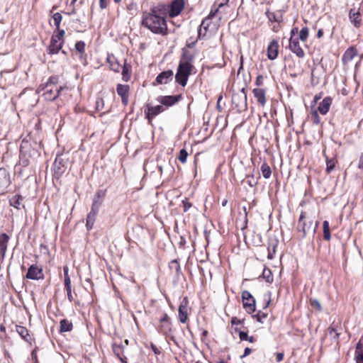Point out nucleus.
Returning a JSON list of instances; mask_svg holds the SVG:
<instances>
[{
	"label": "nucleus",
	"mask_w": 363,
	"mask_h": 363,
	"mask_svg": "<svg viewBox=\"0 0 363 363\" xmlns=\"http://www.w3.org/2000/svg\"><path fill=\"white\" fill-rule=\"evenodd\" d=\"M52 19L54 21V25L56 29H58L60 26V23L62 20V16L60 13H55L52 15Z\"/></svg>",
	"instance_id": "46"
},
{
	"label": "nucleus",
	"mask_w": 363,
	"mask_h": 363,
	"mask_svg": "<svg viewBox=\"0 0 363 363\" xmlns=\"http://www.w3.org/2000/svg\"><path fill=\"white\" fill-rule=\"evenodd\" d=\"M333 99L330 96L325 97L323 101L319 104L317 111L322 115H325L330 109L332 104Z\"/></svg>",
	"instance_id": "21"
},
{
	"label": "nucleus",
	"mask_w": 363,
	"mask_h": 363,
	"mask_svg": "<svg viewBox=\"0 0 363 363\" xmlns=\"http://www.w3.org/2000/svg\"><path fill=\"white\" fill-rule=\"evenodd\" d=\"M182 99V94L169 95V96H160L157 98V101L161 105L167 107H170L176 104Z\"/></svg>",
	"instance_id": "10"
},
{
	"label": "nucleus",
	"mask_w": 363,
	"mask_h": 363,
	"mask_svg": "<svg viewBox=\"0 0 363 363\" xmlns=\"http://www.w3.org/2000/svg\"><path fill=\"white\" fill-rule=\"evenodd\" d=\"M105 196H106V190H101V189L98 190L94 196L92 203H95V201H96V204L97 207L100 208Z\"/></svg>",
	"instance_id": "30"
},
{
	"label": "nucleus",
	"mask_w": 363,
	"mask_h": 363,
	"mask_svg": "<svg viewBox=\"0 0 363 363\" xmlns=\"http://www.w3.org/2000/svg\"><path fill=\"white\" fill-rule=\"evenodd\" d=\"M172 321L171 318L167 313H164L163 315L160 318V323L162 322H169Z\"/></svg>",
	"instance_id": "60"
},
{
	"label": "nucleus",
	"mask_w": 363,
	"mask_h": 363,
	"mask_svg": "<svg viewBox=\"0 0 363 363\" xmlns=\"http://www.w3.org/2000/svg\"><path fill=\"white\" fill-rule=\"evenodd\" d=\"M323 238L325 240H330L331 238V235L330 232V225L329 222L328 220H324L323 223Z\"/></svg>",
	"instance_id": "41"
},
{
	"label": "nucleus",
	"mask_w": 363,
	"mask_h": 363,
	"mask_svg": "<svg viewBox=\"0 0 363 363\" xmlns=\"http://www.w3.org/2000/svg\"><path fill=\"white\" fill-rule=\"evenodd\" d=\"M318 111L315 110L311 112V118L313 123L315 125H318L320 123V118L318 113Z\"/></svg>",
	"instance_id": "51"
},
{
	"label": "nucleus",
	"mask_w": 363,
	"mask_h": 363,
	"mask_svg": "<svg viewBox=\"0 0 363 363\" xmlns=\"http://www.w3.org/2000/svg\"><path fill=\"white\" fill-rule=\"evenodd\" d=\"M39 148L40 143L34 140L30 135L24 138L20 145L19 164L26 167L33 164L40 155Z\"/></svg>",
	"instance_id": "2"
},
{
	"label": "nucleus",
	"mask_w": 363,
	"mask_h": 363,
	"mask_svg": "<svg viewBox=\"0 0 363 363\" xmlns=\"http://www.w3.org/2000/svg\"><path fill=\"white\" fill-rule=\"evenodd\" d=\"M9 240V236L6 233L0 234V260L5 257Z\"/></svg>",
	"instance_id": "23"
},
{
	"label": "nucleus",
	"mask_w": 363,
	"mask_h": 363,
	"mask_svg": "<svg viewBox=\"0 0 363 363\" xmlns=\"http://www.w3.org/2000/svg\"><path fill=\"white\" fill-rule=\"evenodd\" d=\"M63 46V41L60 42L56 39L51 38L49 46L47 48V52L49 55L57 54Z\"/></svg>",
	"instance_id": "18"
},
{
	"label": "nucleus",
	"mask_w": 363,
	"mask_h": 363,
	"mask_svg": "<svg viewBox=\"0 0 363 363\" xmlns=\"http://www.w3.org/2000/svg\"><path fill=\"white\" fill-rule=\"evenodd\" d=\"M259 178V176L257 177H255L253 174H248L246 177L245 182L250 186V187H255L258 184V179Z\"/></svg>",
	"instance_id": "42"
},
{
	"label": "nucleus",
	"mask_w": 363,
	"mask_h": 363,
	"mask_svg": "<svg viewBox=\"0 0 363 363\" xmlns=\"http://www.w3.org/2000/svg\"><path fill=\"white\" fill-rule=\"evenodd\" d=\"M99 208L97 207L96 203L91 204V210L86 216V228L88 231L91 230L96 221V216L99 213Z\"/></svg>",
	"instance_id": "12"
},
{
	"label": "nucleus",
	"mask_w": 363,
	"mask_h": 363,
	"mask_svg": "<svg viewBox=\"0 0 363 363\" xmlns=\"http://www.w3.org/2000/svg\"><path fill=\"white\" fill-rule=\"evenodd\" d=\"M108 61L109 62L110 68L115 72H118L122 67V66L118 63V62L113 57L112 59L110 57L108 58Z\"/></svg>",
	"instance_id": "39"
},
{
	"label": "nucleus",
	"mask_w": 363,
	"mask_h": 363,
	"mask_svg": "<svg viewBox=\"0 0 363 363\" xmlns=\"http://www.w3.org/2000/svg\"><path fill=\"white\" fill-rule=\"evenodd\" d=\"M173 75V71L171 69L163 71L157 76L155 81L159 84H167L172 80Z\"/></svg>",
	"instance_id": "17"
},
{
	"label": "nucleus",
	"mask_w": 363,
	"mask_h": 363,
	"mask_svg": "<svg viewBox=\"0 0 363 363\" xmlns=\"http://www.w3.org/2000/svg\"><path fill=\"white\" fill-rule=\"evenodd\" d=\"M167 7L164 4H158L150 9V12L143 14L142 25L155 34L165 35L167 34V25L163 15L166 13Z\"/></svg>",
	"instance_id": "1"
},
{
	"label": "nucleus",
	"mask_w": 363,
	"mask_h": 363,
	"mask_svg": "<svg viewBox=\"0 0 363 363\" xmlns=\"http://www.w3.org/2000/svg\"><path fill=\"white\" fill-rule=\"evenodd\" d=\"M275 247H276V245H272V250H271V249L269 248V247H268V255H267V258L269 259H272L274 258V255L275 253Z\"/></svg>",
	"instance_id": "54"
},
{
	"label": "nucleus",
	"mask_w": 363,
	"mask_h": 363,
	"mask_svg": "<svg viewBox=\"0 0 363 363\" xmlns=\"http://www.w3.org/2000/svg\"><path fill=\"white\" fill-rule=\"evenodd\" d=\"M360 13L356 11L354 9H351L349 12V19L355 28H359L362 24Z\"/></svg>",
	"instance_id": "22"
},
{
	"label": "nucleus",
	"mask_w": 363,
	"mask_h": 363,
	"mask_svg": "<svg viewBox=\"0 0 363 363\" xmlns=\"http://www.w3.org/2000/svg\"><path fill=\"white\" fill-rule=\"evenodd\" d=\"M323 155L325 157L326 162L325 172H327V174H330L335 169L337 160L335 158H329L328 156L325 155V152L323 153Z\"/></svg>",
	"instance_id": "34"
},
{
	"label": "nucleus",
	"mask_w": 363,
	"mask_h": 363,
	"mask_svg": "<svg viewBox=\"0 0 363 363\" xmlns=\"http://www.w3.org/2000/svg\"><path fill=\"white\" fill-rule=\"evenodd\" d=\"M338 328H340V325L339 323L335 322H333L328 328L330 335H333V339L337 341L338 340L340 335V333L338 331Z\"/></svg>",
	"instance_id": "29"
},
{
	"label": "nucleus",
	"mask_w": 363,
	"mask_h": 363,
	"mask_svg": "<svg viewBox=\"0 0 363 363\" xmlns=\"http://www.w3.org/2000/svg\"><path fill=\"white\" fill-rule=\"evenodd\" d=\"M269 21L271 22H280L281 16H278L277 13H272V15H269Z\"/></svg>",
	"instance_id": "52"
},
{
	"label": "nucleus",
	"mask_w": 363,
	"mask_h": 363,
	"mask_svg": "<svg viewBox=\"0 0 363 363\" xmlns=\"http://www.w3.org/2000/svg\"><path fill=\"white\" fill-rule=\"evenodd\" d=\"M184 0H173L168 6V13L172 18L179 16L184 8Z\"/></svg>",
	"instance_id": "11"
},
{
	"label": "nucleus",
	"mask_w": 363,
	"mask_h": 363,
	"mask_svg": "<svg viewBox=\"0 0 363 363\" xmlns=\"http://www.w3.org/2000/svg\"><path fill=\"white\" fill-rule=\"evenodd\" d=\"M255 84L257 86H260L263 84V77L262 75H258L255 80Z\"/></svg>",
	"instance_id": "59"
},
{
	"label": "nucleus",
	"mask_w": 363,
	"mask_h": 363,
	"mask_svg": "<svg viewBox=\"0 0 363 363\" xmlns=\"http://www.w3.org/2000/svg\"><path fill=\"white\" fill-rule=\"evenodd\" d=\"M289 48L297 57L303 58L305 56V52L300 46L298 38L291 37L289 40Z\"/></svg>",
	"instance_id": "15"
},
{
	"label": "nucleus",
	"mask_w": 363,
	"mask_h": 363,
	"mask_svg": "<svg viewBox=\"0 0 363 363\" xmlns=\"http://www.w3.org/2000/svg\"><path fill=\"white\" fill-rule=\"evenodd\" d=\"M188 157V152L185 149H182L179 152L178 159L182 163H184L186 161Z\"/></svg>",
	"instance_id": "50"
},
{
	"label": "nucleus",
	"mask_w": 363,
	"mask_h": 363,
	"mask_svg": "<svg viewBox=\"0 0 363 363\" xmlns=\"http://www.w3.org/2000/svg\"><path fill=\"white\" fill-rule=\"evenodd\" d=\"M308 37V28L307 27H303L300 30L299 33V39L303 42H305Z\"/></svg>",
	"instance_id": "48"
},
{
	"label": "nucleus",
	"mask_w": 363,
	"mask_h": 363,
	"mask_svg": "<svg viewBox=\"0 0 363 363\" xmlns=\"http://www.w3.org/2000/svg\"><path fill=\"white\" fill-rule=\"evenodd\" d=\"M16 332L25 341L28 342L31 340L28 330L26 327L16 325Z\"/></svg>",
	"instance_id": "32"
},
{
	"label": "nucleus",
	"mask_w": 363,
	"mask_h": 363,
	"mask_svg": "<svg viewBox=\"0 0 363 363\" xmlns=\"http://www.w3.org/2000/svg\"><path fill=\"white\" fill-rule=\"evenodd\" d=\"M279 53V44L278 41L273 40L271 41L267 48V57L269 60H275Z\"/></svg>",
	"instance_id": "19"
},
{
	"label": "nucleus",
	"mask_w": 363,
	"mask_h": 363,
	"mask_svg": "<svg viewBox=\"0 0 363 363\" xmlns=\"http://www.w3.org/2000/svg\"><path fill=\"white\" fill-rule=\"evenodd\" d=\"M284 359V353L283 352H277L276 354V360L277 362H280Z\"/></svg>",
	"instance_id": "62"
},
{
	"label": "nucleus",
	"mask_w": 363,
	"mask_h": 363,
	"mask_svg": "<svg viewBox=\"0 0 363 363\" xmlns=\"http://www.w3.org/2000/svg\"><path fill=\"white\" fill-rule=\"evenodd\" d=\"M306 216L303 212H301L300 215V218L298 223V229L299 231L302 232L303 235L302 237L305 238L307 235V233L309 231V230L311 228V225L313 224V221L310 220L308 223L305 220Z\"/></svg>",
	"instance_id": "13"
},
{
	"label": "nucleus",
	"mask_w": 363,
	"mask_h": 363,
	"mask_svg": "<svg viewBox=\"0 0 363 363\" xmlns=\"http://www.w3.org/2000/svg\"><path fill=\"white\" fill-rule=\"evenodd\" d=\"M197 43V40H194L193 38H190L187 40L186 46L189 48H192L195 46Z\"/></svg>",
	"instance_id": "53"
},
{
	"label": "nucleus",
	"mask_w": 363,
	"mask_h": 363,
	"mask_svg": "<svg viewBox=\"0 0 363 363\" xmlns=\"http://www.w3.org/2000/svg\"><path fill=\"white\" fill-rule=\"evenodd\" d=\"M244 323V319H238L237 317H233L231 318V324L232 325H238L242 324Z\"/></svg>",
	"instance_id": "57"
},
{
	"label": "nucleus",
	"mask_w": 363,
	"mask_h": 363,
	"mask_svg": "<svg viewBox=\"0 0 363 363\" xmlns=\"http://www.w3.org/2000/svg\"><path fill=\"white\" fill-rule=\"evenodd\" d=\"M182 54L179 63L186 64L189 66H194L192 62L195 58L194 53L188 50L186 48H182Z\"/></svg>",
	"instance_id": "20"
},
{
	"label": "nucleus",
	"mask_w": 363,
	"mask_h": 363,
	"mask_svg": "<svg viewBox=\"0 0 363 363\" xmlns=\"http://www.w3.org/2000/svg\"><path fill=\"white\" fill-rule=\"evenodd\" d=\"M23 200V197L22 196L16 194L9 199V204L15 208L19 210L21 208V207H24V206L22 204Z\"/></svg>",
	"instance_id": "27"
},
{
	"label": "nucleus",
	"mask_w": 363,
	"mask_h": 363,
	"mask_svg": "<svg viewBox=\"0 0 363 363\" xmlns=\"http://www.w3.org/2000/svg\"><path fill=\"white\" fill-rule=\"evenodd\" d=\"M189 301L187 297H184L179 306L178 313L179 319L182 323H185L188 319V307Z\"/></svg>",
	"instance_id": "16"
},
{
	"label": "nucleus",
	"mask_w": 363,
	"mask_h": 363,
	"mask_svg": "<svg viewBox=\"0 0 363 363\" xmlns=\"http://www.w3.org/2000/svg\"><path fill=\"white\" fill-rule=\"evenodd\" d=\"M31 357L33 361V363H39L38 359V355H37V348H35L31 352Z\"/></svg>",
	"instance_id": "56"
},
{
	"label": "nucleus",
	"mask_w": 363,
	"mask_h": 363,
	"mask_svg": "<svg viewBox=\"0 0 363 363\" xmlns=\"http://www.w3.org/2000/svg\"><path fill=\"white\" fill-rule=\"evenodd\" d=\"M262 176L264 179H269L272 174V169L266 163L263 162L260 167Z\"/></svg>",
	"instance_id": "38"
},
{
	"label": "nucleus",
	"mask_w": 363,
	"mask_h": 363,
	"mask_svg": "<svg viewBox=\"0 0 363 363\" xmlns=\"http://www.w3.org/2000/svg\"><path fill=\"white\" fill-rule=\"evenodd\" d=\"M122 79L124 82H128L130 79V66L125 63L122 66Z\"/></svg>",
	"instance_id": "43"
},
{
	"label": "nucleus",
	"mask_w": 363,
	"mask_h": 363,
	"mask_svg": "<svg viewBox=\"0 0 363 363\" xmlns=\"http://www.w3.org/2000/svg\"><path fill=\"white\" fill-rule=\"evenodd\" d=\"M99 6L101 9H105L108 6V1L106 0H99Z\"/></svg>",
	"instance_id": "61"
},
{
	"label": "nucleus",
	"mask_w": 363,
	"mask_h": 363,
	"mask_svg": "<svg viewBox=\"0 0 363 363\" xmlns=\"http://www.w3.org/2000/svg\"><path fill=\"white\" fill-rule=\"evenodd\" d=\"M65 89H67V87L66 86H51L40 84L38 88V92H43V96L45 100L53 101L59 97L60 93Z\"/></svg>",
	"instance_id": "3"
},
{
	"label": "nucleus",
	"mask_w": 363,
	"mask_h": 363,
	"mask_svg": "<svg viewBox=\"0 0 363 363\" xmlns=\"http://www.w3.org/2000/svg\"><path fill=\"white\" fill-rule=\"evenodd\" d=\"M58 82H59V76L52 75L48 78V81L45 84H43L51 86H57Z\"/></svg>",
	"instance_id": "45"
},
{
	"label": "nucleus",
	"mask_w": 363,
	"mask_h": 363,
	"mask_svg": "<svg viewBox=\"0 0 363 363\" xmlns=\"http://www.w3.org/2000/svg\"><path fill=\"white\" fill-rule=\"evenodd\" d=\"M235 331L239 333L240 340H247L250 342H254L255 341V338L253 336H248L246 332L241 331L238 328H235Z\"/></svg>",
	"instance_id": "37"
},
{
	"label": "nucleus",
	"mask_w": 363,
	"mask_h": 363,
	"mask_svg": "<svg viewBox=\"0 0 363 363\" xmlns=\"http://www.w3.org/2000/svg\"><path fill=\"white\" fill-rule=\"evenodd\" d=\"M68 157L63 154L57 155L53 163V177L59 179L66 172L68 164Z\"/></svg>",
	"instance_id": "4"
},
{
	"label": "nucleus",
	"mask_w": 363,
	"mask_h": 363,
	"mask_svg": "<svg viewBox=\"0 0 363 363\" xmlns=\"http://www.w3.org/2000/svg\"><path fill=\"white\" fill-rule=\"evenodd\" d=\"M130 86L128 84H118L116 86L117 94L121 96H125L128 95Z\"/></svg>",
	"instance_id": "35"
},
{
	"label": "nucleus",
	"mask_w": 363,
	"mask_h": 363,
	"mask_svg": "<svg viewBox=\"0 0 363 363\" xmlns=\"http://www.w3.org/2000/svg\"><path fill=\"white\" fill-rule=\"evenodd\" d=\"M358 167L362 169H363V153L361 155V156L359 157Z\"/></svg>",
	"instance_id": "64"
},
{
	"label": "nucleus",
	"mask_w": 363,
	"mask_h": 363,
	"mask_svg": "<svg viewBox=\"0 0 363 363\" xmlns=\"http://www.w3.org/2000/svg\"><path fill=\"white\" fill-rule=\"evenodd\" d=\"M310 304L312 308L316 309L318 311H322V306L319 301L316 298H310Z\"/></svg>",
	"instance_id": "47"
},
{
	"label": "nucleus",
	"mask_w": 363,
	"mask_h": 363,
	"mask_svg": "<svg viewBox=\"0 0 363 363\" xmlns=\"http://www.w3.org/2000/svg\"><path fill=\"white\" fill-rule=\"evenodd\" d=\"M252 92L257 102L263 106L266 103L265 91L263 89L256 88Z\"/></svg>",
	"instance_id": "25"
},
{
	"label": "nucleus",
	"mask_w": 363,
	"mask_h": 363,
	"mask_svg": "<svg viewBox=\"0 0 363 363\" xmlns=\"http://www.w3.org/2000/svg\"><path fill=\"white\" fill-rule=\"evenodd\" d=\"M232 103L239 113L245 111L247 108V96L243 94H233Z\"/></svg>",
	"instance_id": "7"
},
{
	"label": "nucleus",
	"mask_w": 363,
	"mask_h": 363,
	"mask_svg": "<svg viewBox=\"0 0 363 363\" xmlns=\"http://www.w3.org/2000/svg\"><path fill=\"white\" fill-rule=\"evenodd\" d=\"M73 325L71 321L67 319H62L60 322V333L69 332L72 330Z\"/></svg>",
	"instance_id": "28"
},
{
	"label": "nucleus",
	"mask_w": 363,
	"mask_h": 363,
	"mask_svg": "<svg viewBox=\"0 0 363 363\" xmlns=\"http://www.w3.org/2000/svg\"><path fill=\"white\" fill-rule=\"evenodd\" d=\"M194 66H189L186 64L179 63L177 73L175 75V81L182 86L186 85L189 77L191 74Z\"/></svg>",
	"instance_id": "5"
},
{
	"label": "nucleus",
	"mask_w": 363,
	"mask_h": 363,
	"mask_svg": "<svg viewBox=\"0 0 363 363\" xmlns=\"http://www.w3.org/2000/svg\"><path fill=\"white\" fill-rule=\"evenodd\" d=\"M357 363H363V336L359 340L355 350Z\"/></svg>",
	"instance_id": "26"
},
{
	"label": "nucleus",
	"mask_w": 363,
	"mask_h": 363,
	"mask_svg": "<svg viewBox=\"0 0 363 363\" xmlns=\"http://www.w3.org/2000/svg\"><path fill=\"white\" fill-rule=\"evenodd\" d=\"M65 34V31L59 28L58 29H56V31H55V33L52 37L53 38L56 39L57 40H59L60 42L63 41V43H65V40H64Z\"/></svg>",
	"instance_id": "44"
},
{
	"label": "nucleus",
	"mask_w": 363,
	"mask_h": 363,
	"mask_svg": "<svg viewBox=\"0 0 363 363\" xmlns=\"http://www.w3.org/2000/svg\"><path fill=\"white\" fill-rule=\"evenodd\" d=\"M252 352V350L249 347H246L244 350V354L240 357L241 358H244L249 355Z\"/></svg>",
	"instance_id": "63"
},
{
	"label": "nucleus",
	"mask_w": 363,
	"mask_h": 363,
	"mask_svg": "<svg viewBox=\"0 0 363 363\" xmlns=\"http://www.w3.org/2000/svg\"><path fill=\"white\" fill-rule=\"evenodd\" d=\"M124 349L125 345H123L121 342L119 343L114 342L112 344V350L114 354L120 359L122 363H128L127 358L124 355Z\"/></svg>",
	"instance_id": "14"
},
{
	"label": "nucleus",
	"mask_w": 363,
	"mask_h": 363,
	"mask_svg": "<svg viewBox=\"0 0 363 363\" xmlns=\"http://www.w3.org/2000/svg\"><path fill=\"white\" fill-rule=\"evenodd\" d=\"M182 203H183L184 212H186L192 206L191 203L188 201L187 199H185L184 200H183Z\"/></svg>",
	"instance_id": "55"
},
{
	"label": "nucleus",
	"mask_w": 363,
	"mask_h": 363,
	"mask_svg": "<svg viewBox=\"0 0 363 363\" xmlns=\"http://www.w3.org/2000/svg\"><path fill=\"white\" fill-rule=\"evenodd\" d=\"M262 278L268 283L271 284L274 281V277L272 273V271L268 267H264L262 274Z\"/></svg>",
	"instance_id": "36"
},
{
	"label": "nucleus",
	"mask_w": 363,
	"mask_h": 363,
	"mask_svg": "<svg viewBox=\"0 0 363 363\" xmlns=\"http://www.w3.org/2000/svg\"><path fill=\"white\" fill-rule=\"evenodd\" d=\"M85 43L82 40L77 41L75 43V49L79 53L80 56L79 57L81 59L83 58L84 54H85Z\"/></svg>",
	"instance_id": "40"
},
{
	"label": "nucleus",
	"mask_w": 363,
	"mask_h": 363,
	"mask_svg": "<svg viewBox=\"0 0 363 363\" xmlns=\"http://www.w3.org/2000/svg\"><path fill=\"white\" fill-rule=\"evenodd\" d=\"M172 321L169 322H162L159 326L158 331L164 335H167L172 332Z\"/></svg>",
	"instance_id": "33"
},
{
	"label": "nucleus",
	"mask_w": 363,
	"mask_h": 363,
	"mask_svg": "<svg viewBox=\"0 0 363 363\" xmlns=\"http://www.w3.org/2000/svg\"><path fill=\"white\" fill-rule=\"evenodd\" d=\"M169 268L172 272H174L175 276L179 278L180 274H182V270L180 267V264L177 259H173L169 263Z\"/></svg>",
	"instance_id": "31"
},
{
	"label": "nucleus",
	"mask_w": 363,
	"mask_h": 363,
	"mask_svg": "<svg viewBox=\"0 0 363 363\" xmlns=\"http://www.w3.org/2000/svg\"><path fill=\"white\" fill-rule=\"evenodd\" d=\"M164 111L165 108L162 105L152 106L147 104L144 113L145 118L148 120L149 123H152V119Z\"/></svg>",
	"instance_id": "8"
},
{
	"label": "nucleus",
	"mask_w": 363,
	"mask_h": 363,
	"mask_svg": "<svg viewBox=\"0 0 363 363\" xmlns=\"http://www.w3.org/2000/svg\"><path fill=\"white\" fill-rule=\"evenodd\" d=\"M242 299L243 308L247 313H252L256 309V301L255 298L252 296L248 291H243L242 292Z\"/></svg>",
	"instance_id": "6"
},
{
	"label": "nucleus",
	"mask_w": 363,
	"mask_h": 363,
	"mask_svg": "<svg viewBox=\"0 0 363 363\" xmlns=\"http://www.w3.org/2000/svg\"><path fill=\"white\" fill-rule=\"evenodd\" d=\"M206 19H203L200 25V27H199V31H198V35H199V38L200 37L201 35V27H203V28L206 30H207V28L208 26V23H206Z\"/></svg>",
	"instance_id": "58"
},
{
	"label": "nucleus",
	"mask_w": 363,
	"mask_h": 363,
	"mask_svg": "<svg viewBox=\"0 0 363 363\" xmlns=\"http://www.w3.org/2000/svg\"><path fill=\"white\" fill-rule=\"evenodd\" d=\"M267 314L262 312L261 311H259L257 314L252 315V318L256 319V320L259 323H262L263 319L267 318Z\"/></svg>",
	"instance_id": "49"
},
{
	"label": "nucleus",
	"mask_w": 363,
	"mask_h": 363,
	"mask_svg": "<svg viewBox=\"0 0 363 363\" xmlns=\"http://www.w3.org/2000/svg\"><path fill=\"white\" fill-rule=\"evenodd\" d=\"M26 278L31 280H40L44 279V273L42 267L36 264H32L29 267L26 274Z\"/></svg>",
	"instance_id": "9"
},
{
	"label": "nucleus",
	"mask_w": 363,
	"mask_h": 363,
	"mask_svg": "<svg viewBox=\"0 0 363 363\" xmlns=\"http://www.w3.org/2000/svg\"><path fill=\"white\" fill-rule=\"evenodd\" d=\"M357 55V50L354 47H350L346 50L342 56V62L347 64L352 61L354 57Z\"/></svg>",
	"instance_id": "24"
}]
</instances>
